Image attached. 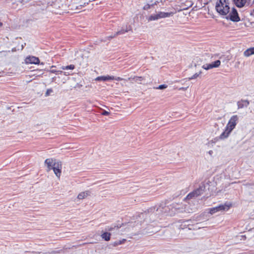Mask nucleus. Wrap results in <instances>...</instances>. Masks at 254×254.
Here are the masks:
<instances>
[{
    "label": "nucleus",
    "mask_w": 254,
    "mask_h": 254,
    "mask_svg": "<svg viewBox=\"0 0 254 254\" xmlns=\"http://www.w3.org/2000/svg\"><path fill=\"white\" fill-rule=\"evenodd\" d=\"M123 79L120 77H118L117 78H115L114 77V80H116L117 81H121Z\"/></svg>",
    "instance_id": "obj_33"
},
{
    "label": "nucleus",
    "mask_w": 254,
    "mask_h": 254,
    "mask_svg": "<svg viewBox=\"0 0 254 254\" xmlns=\"http://www.w3.org/2000/svg\"><path fill=\"white\" fill-rule=\"evenodd\" d=\"M195 197H197V196L196 194H195L194 190H193V191L190 192L187 195L186 199H190Z\"/></svg>",
    "instance_id": "obj_22"
},
{
    "label": "nucleus",
    "mask_w": 254,
    "mask_h": 254,
    "mask_svg": "<svg viewBox=\"0 0 254 254\" xmlns=\"http://www.w3.org/2000/svg\"><path fill=\"white\" fill-rule=\"evenodd\" d=\"M75 68V66L73 64H70L67 66H62V68L64 70L65 69H73Z\"/></svg>",
    "instance_id": "obj_24"
},
{
    "label": "nucleus",
    "mask_w": 254,
    "mask_h": 254,
    "mask_svg": "<svg viewBox=\"0 0 254 254\" xmlns=\"http://www.w3.org/2000/svg\"><path fill=\"white\" fill-rule=\"evenodd\" d=\"M205 188L206 185L204 183H201L198 188L194 190L196 196H198L202 194L205 191Z\"/></svg>",
    "instance_id": "obj_10"
},
{
    "label": "nucleus",
    "mask_w": 254,
    "mask_h": 254,
    "mask_svg": "<svg viewBox=\"0 0 254 254\" xmlns=\"http://www.w3.org/2000/svg\"><path fill=\"white\" fill-rule=\"evenodd\" d=\"M16 51V48H14L12 49V52H15Z\"/></svg>",
    "instance_id": "obj_35"
},
{
    "label": "nucleus",
    "mask_w": 254,
    "mask_h": 254,
    "mask_svg": "<svg viewBox=\"0 0 254 254\" xmlns=\"http://www.w3.org/2000/svg\"><path fill=\"white\" fill-rule=\"evenodd\" d=\"M130 31H132L131 26L129 25L126 26V28L122 27L121 29L118 30V31L116 32V35H122Z\"/></svg>",
    "instance_id": "obj_14"
},
{
    "label": "nucleus",
    "mask_w": 254,
    "mask_h": 254,
    "mask_svg": "<svg viewBox=\"0 0 254 254\" xmlns=\"http://www.w3.org/2000/svg\"><path fill=\"white\" fill-rule=\"evenodd\" d=\"M181 5H179L180 8H177L178 11L187 9L188 8L194 4V2L193 1H185V2L181 3Z\"/></svg>",
    "instance_id": "obj_8"
},
{
    "label": "nucleus",
    "mask_w": 254,
    "mask_h": 254,
    "mask_svg": "<svg viewBox=\"0 0 254 254\" xmlns=\"http://www.w3.org/2000/svg\"><path fill=\"white\" fill-rule=\"evenodd\" d=\"M237 104L238 109H242L244 107H247L250 104V102L248 100L242 99L238 101Z\"/></svg>",
    "instance_id": "obj_11"
},
{
    "label": "nucleus",
    "mask_w": 254,
    "mask_h": 254,
    "mask_svg": "<svg viewBox=\"0 0 254 254\" xmlns=\"http://www.w3.org/2000/svg\"><path fill=\"white\" fill-rule=\"evenodd\" d=\"M167 87V85L166 84H162L160 85L158 87H157V89L162 90L164 89H165Z\"/></svg>",
    "instance_id": "obj_26"
},
{
    "label": "nucleus",
    "mask_w": 254,
    "mask_h": 254,
    "mask_svg": "<svg viewBox=\"0 0 254 254\" xmlns=\"http://www.w3.org/2000/svg\"><path fill=\"white\" fill-rule=\"evenodd\" d=\"M202 1H193L194 2V4H195V6L193 7V9L197 10L200 9L203 7L205 5L208 4L207 1H205L204 2L202 3Z\"/></svg>",
    "instance_id": "obj_12"
},
{
    "label": "nucleus",
    "mask_w": 254,
    "mask_h": 254,
    "mask_svg": "<svg viewBox=\"0 0 254 254\" xmlns=\"http://www.w3.org/2000/svg\"><path fill=\"white\" fill-rule=\"evenodd\" d=\"M26 64H40V60L38 58L34 56H29L26 58L25 60Z\"/></svg>",
    "instance_id": "obj_9"
},
{
    "label": "nucleus",
    "mask_w": 254,
    "mask_h": 254,
    "mask_svg": "<svg viewBox=\"0 0 254 254\" xmlns=\"http://www.w3.org/2000/svg\"><path fill=\"white\" fill-rule=\"evenodd\" d=\"M85 5H86V3H85V2H84L83 5H82V4H80V7H81V6H85Z\"/></svg>",
    "instance_id": "obj_36"
},
{
    "label": "nucleus",
    "mask_w": 254,
    "mask_h": 254,
    "mask_svg": "<svg viewBox=\"0 0 254 254\" xmlns=\"http://www.w3.org/2000/svg\"><path fill=\"white\" fill-rule=\"evenodd\" d=\"M15 4V2H13V3H12L13 7L14 8H16V7H14V4Z\"/></svg>",
    "instance_id": "obj_38"
},
{
    "label": "nucleus",
    "mask_w": 254,
    "mask_h": 254,
    "mask_svg": "<svg viewBox=\"0 0 254 254\" xmlns=\"http://www.w3.org/2000/svg\"><path fill=\"white\" fill-rule=\"evenodd\" d=\"M17 2L18 3H16V4H17V5H18V4H20V5L24 4V2H26V1H17Z\"/></svg>",
    "instance_id": "obj_30"
},
{
    "label": "nucleus",
    "mask_w": 254,
    "mask_h": 254,
    "mask_svg": "<svg viewBox=\"0 0 254 254\" xmlns=\"http://www.w3.org/2000/svg\"><path fill=\"white\" fill-rule=\"evenodd\" d=\"M41 64H44V63H41Z\"/></svg>",
    "instance_id": "obj_41"
},
{
    "label": "nucleus",
    "mask_w": 254,
    "mask_h": 254,
    "mask_svg": "<svg viewBox=\"0 0 254 254\" xmlns=\"http://www.w3.org/2000/svg\"><path fill=\"white\" fill-rule=\"evenodd\" d=\"M225 18L228 20H230L233 22H238L240 21V18L236 9L233 7L232 11L226 15Z\"/></svg>",
    "instance_id": "obj_4"
},
{
    "label": "nucleus",
    "mask_w": 254,
    "mask_h": 254,
    "mask_svg": "<svg viewBox=\"0 0 254 254\" xmlns=\"http://www.w3.org/2000/svg\"><path fill=\"white\" fill-rule=\"evenodd\" d=\"M111 233L105 232L101 235V237L106 241H109L111 238Z\"/></svg>",
    "instance_id": "obj_19"
},
{
    "label": "nucleus",
    "mask_w": 254,
    "mask_h": 254,
    "mask_svg": "<svg viewBox=\"0 0 254 254\" xmlns=\"http://www.w3.org/2000/svg\"><path fill=\"white\" fill-rule=\"evenodd\" d=\"M235 2V5L238 7H243L246 3L247 1H233Z\"/></svg>",
    "instance_id": "obj_20"
},
{
    "label": "nucleus",
    "mask_w": 254,
    "mask_h": 254,
    "mask_svg": "<svg viewBox=\"0 0 254 254\" xmlns=\"http://www.w3.org/2000/svg\"><path fill=\"white\" fill-rule=\"evenodd\" d=\"M2 26V23L0 22V27H1Z\"/></svg>",
    "instance_id": "obj_39"
},
{
    "label": "nucleus",
    "mask_w": 254,
    "mask_h": 254,
    "mask_svg": "<svg viewBox=\"0 0 254 254\" xmlns=\"http://www.w3.org/2000/svg\"><path fill=\"white\" fill-rule=\"evenodd\" d=\"M158 208H157L156 209V207H152V208H150L148 210V212H154L155 210L156 211H158Z\"/></svg>",
    "instance_id": "obj_27"
},
{
    "label": "nucleus",
    "mask_w": 254,
    "mask_h": 254,
    "mask_svg": "<svg viewBox=\"0 0 254 254\" xmlns=\"http://www.w3.org/2000/svg\"><path fill=\"white\" fill-rule=\"evenodd\" d=\"M230 205H227L226 203L225 204H221L216 207L211 208L209 210V213L211 214H213L218 211L228 210L230 208Z\"/></svg>",
    "instance_id": "obj_5"
},
{
    "label": "nucleus",
    "mask_w": 254,
    "mask_h": 254,
    "mask_svg": "<svg viewBox=\"0 0 254 254\" xmlns=\"http://www.w3.org/2000/svg\"><path fill=\"white\" fill-rule=\"evenodd\" d=\"M126 241H127V240L125 239H123L122 240L116 241V242H115L114 243L113 246L114 247L118 246V245L124 244Z\"/></svg>",
    "instance_id": "obj_23"
},
{
    "label": "nucleus",
    "mask_w": 254,
    "mask_h": 254,
    "mask_svg": "<svg viewBox=\"0 0 254 254\" xmlns=\"http://www.w3.org/2000/svg\"><path fill=\"white\" fill-rule=\"evenodd\" d=\"M201 73V71H199V73H196L191 77L189 78V80H190L193 79H195L197 78L200 74Z\"/></svg>",
    "instance_id": "obj_25"
},
{
    "label": "nucleus",
    "mask_w": 254,
    "mask_h": 254,
    "mask_svg": "<svg viewBox=\"0 0 254 254\" xmlns=\"http://www.w3.org/2000/svg\"><path fill=\"white\" fill-rule=\"evenodd\" d=\"M52 91H52V89H48V90H47V91H46V94L47 95H48L49 94V93H50V92H52Z\"/></svg>",
    "instance_id": "obj_31"
},
{
    "label": "nucleus",
    "mask_w": 254,
    "mask_h": 254,
    "mask_svg": "<svg viewBox=\"0 0 254 254\" xmlns=\"http://www.w3.org/2000/svg\"><path fill=\"white\" fill-rule=\"evenodd\" d=\"M52 169L53 170L56 176L60 178L61 174V169H62V164L60 161H56L55 160V162L53 164V166Z\"/></svg>",
    "instance_id": "obj_6"
},
{
    "label": "nucleus",
    "mask_w": 254,
    "mask_h": 254,
    "mask_svg": "<svg viewBox=\"0 0 254 254\" xmlns=\"http://www.w3.org/2000/svg\"><path fill=\"white\" fill-rule=\"evenodd\" d=\"M254 54V50L253 48H250L246 50L244 53V55L245 57H248Z\"/></svg>",
    "instance_id": "obj_18"
},
{
    "label": "nucleus",
    "mask_w": 254,
    "mask_h": 254,
    "mask_svg": "<svg viewBox=\"0 0 254 254\" xmlns=\"http://www.w3.org/2000/svg\"><path fill=\"white\" fill-rule=\"evenodd\" d=\"M157 3H158V1H156L154 3L147 4L143 6V9L144 10H148V9L153 7L154 5L157 4Z\"/></svg>",
    "instance_id": "obj_21"
},
{
    "label": "nucleus",
    "mask_w": 254,
    "mask_h": 254,
    "mask_svg": "<svg viewBox=\"0 0 254 254\" xmlns=\"http://www.w3.org/2000/svg\"><path fill=\"white\" fill-rule=\"evenodd\" d=\"M110 114V113L107 111H105V110H104L102 113V115H104V116H108Z\"/></svg>",
    "instance_id": "obj_29"
},
{
    "label": "nucleus",
    "mask_w": 254,
    "mask_h": 254,
    "mask_svg": "<svg viewBox=\"0 0 254 254\" xmlns=\"http://www.w3.org/2000/svg\"><path fill=\"white\" fill-rule=\"evenodd\" d=\"M215 9L220 15L226 16L229 13L230 7L227 1H217Z\"/></svg>",
    "instance_id": "obj_2"
},
{
    "label": "nucleus",
    "mask_w": 254,
    "mask_h": 254,
    "mask_svg": "<svg viewBox=\"0 0 254 254\" xmlns=\"http://www.w3.org/2000/svg\"><path fill=\"white\" fill-rule=\"evenodd\" d=\"M55 160H56L55 159L53 158H48L45 160V164L47 166V171H49L52 170L53 166V164L55 162Z\"/></svg>",
    "instance_id": "obj_13"
},
{
    "label": "nucleus",
    "mask_w": 254,
    "mask_h": 254,
    "mask_svg": "<svg viewBox=\"0 0 254 254\" xmlns=\"http://www.w3.org/2000/svg\"><path fill=\"white\" fill-rule=\"evenodd\" d=\"M116 36H117V35H116V33L114 34V35H111V36H108L106 37V38L109 40H110L111 39H112V38L115 37Z\"/></svg>",
    "instance_id": "obj_28"
},
{
    "label": "nucleus",
    "mask_w": 254,
    "mask_h": 254,
    "mask_svg": "<svg viewBox=\"0 0 254 254\" xmlns=\"http://www.w3.org/2000/svg\"><path fill=\"white\" fill-rule=\"evenodd\" d=\"M145 214V213H141L140 214H139L138 215V217H142V218H143L144 217V215Z\"/></svg>",
    "instance_id": "obj_34"
},
{
    "label": "nucleus",
    "mask_w": 254,
    "mask_h": 254,
    "mask_svg": "<svg viewBox=\"0 0 254 254\" xmlns=\"http://www.w3.org/2000/svg\"><path fill=\"white\" fill-rule=\"evenodd\" d=\"M90 191L89 190H87L84 192H81L77 196V198L79 199H82L83 198H86L87 196L90 195Z\"/></svg>",
    "instance_id": "obj_16"
},
{
    "label": "nucleus",
    "mask_w": 254,
    "mask_h": 254,
    "mask_svg": "<svg viewBox=\"0 0 254 254\" xmlns=\"http://www.w3.org/2000/svg\"><path fill=\"white\" fill-rule=\"evenodd\" d=\"M123 225V224H122V225H114L110 227H108L106 228V230L110 232H112L114 230H119V228H120Z\"/></svg>",
    "instance_id": "obj_17"
},
{
    "label": "nucleus",
    "mask_w": 254,
    "mask_h": 254,
    "mask_svg": "<svg viewBox=\"0 0 254 254\" xmlns=\"http://www.w3.org/2000/svg\"><path fill=\"white\" fill-rule=\"evenodd\" d=\"M212 152V151H210L209 152V153L210 154H211V152Z\"/></svg>",
    "instance_id": "obj_40"
},
{
    "label": "nucleus",
    "mask_w": 254,
    "mask_h": 254,
    "mask_svg": "<svg viewBox=\"0 0 254 254\" xmlns=\"http://www.w3.org/2000/svg\"><path fill=\"white\" fill-rule=\"evenodd\" d=\"M136 78H138V79H140V81L141 80V79H142V77H136Z\"/></svg>",
    "instance_id": "obj_37"
},
{
    "label": "nucleus",
    "mask_w": 254,
    "mask_h": 254,
    "mask_svg": "<svg viewBox=\"0 0 254 254\" xmlns=\"http://www.w3.org/2000/svg\"><path fill=\"white\" fill-rule=\"evenodd\" d=\"M174 13L173 12H158V13L152 14L147 18L148 21L157 20L161 18L169 17L172 16Z\"/></svg>",
    "instance_id": "obj_3"
},
{
    "label": "nucleus",
    "mask_w": 254,
    "mask_h": 254,
    "mask_svg": "<svg viewBox=\"0 0 254 254\" xmlns=\"http://www.w3.org/2000/svg\"><path fill=\"white\" fill-rule=\"evenodd\" d=\"M114 76L107 75V76H98L95 78V80L96 81H106L111 80H114Z\"/></svg>",
    "instance_id": "obj_15"
},
{
    "label": "nucleus",
    "mask_w": 254,
    "mask_h": 254,
    "mask_svg": "<svg viewBox=\"0 0 254 254\" xmlns=\"http://www.w3.org/2000/svg\"><path fill=\"white\" fill-rule=\"evenodd\" d=\"M221 62L220 60H216L210 64H205L202 66V68L205 70H208L212 68L218 67L220 66Z\"/></svg>",
    "instance_id": "obj_7"
},
{
    "label": "nucleus",
    "mask_w": 254,
    "mask_h": 254,
    "mask_svg": "<svg viewBox=\"0 0 254 254\" xmlns=\"http://www.w3.org/2000/svg\"><path fill=\"white\" fill-rule=\"evenodd\" d=\"M51 73H57V72H59V71H57L56 70H55V69H52L50 71Z\"/></svg>",
    "instance_id": "obj_32"
},
{
    "label": "nucleus",
    "mask_w": 254,
    "mask_h": 254,
    "mask_svg": "<svg viewBox=\"0 0 254 254\" xmlns=\"http://www.w3.org/2000/svg\"><path fill=\"white\" fill-rule=\"evenodd\" d=\"M238 119L237 115H234L230 118L225 127V130L219 136V139H224L229 136L230 133L235 127Z\"/></svg>",
    "instance_id": "obj_1"
}]
</instances>
